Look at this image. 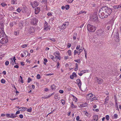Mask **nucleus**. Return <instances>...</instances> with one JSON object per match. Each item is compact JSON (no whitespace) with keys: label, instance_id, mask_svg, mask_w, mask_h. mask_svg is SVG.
<instances>
[{"label":"nucleus","instance_id":"20e7f679","mask_svg":"<svg viewBox=\"0 0 121 121\" xmlns=\"http://www.w3.org/2000/svg\"><path fill=\"white\" fill-rule=\"evenodd\" d=\"M30 4L33 8L38 6L39 5V3L37 1H35L33 2L30 3Z\"/></svg>","mask_w":121,"mask_h":121},{"label":"nucleus","instance_id":"0eeeda50","mask_svg":"<svg viewBox=\"0 0 121 121\" xmlns=\"http://www.w3.org/2000/svg\"><path fill=\"white\" fill-rule=\"evenodd\" d=\"M38 20L37 19L34 18L32 20L31 23L32 24L35 25L38 22Z\"/></svg>","mask_w":121,"mask_h":121},{"label":"nucleus","instance_id":"b1692460","mask_svg":"<svg viewBox=\"0 0 121 121\" xmlns=\"http://www.w3.org/2000/svg\"><path fill=\"white\" fill-rule=\"evenodd\" d=\"M23 23H24V26H26L28 24V22H27L26 20H24V21L22 22Z\"/></svg>","mask_w":121,"mask_h":121},{"label":"nucleus","instance_id":"9b49d317","mask_svg":"<svg viewBox=\"0 0 121 121\" xmlns=\"http://www.w3.org/2000/svg\"><path fill=\"white\" fill-rule=\"evenodd\" d=\"M76 81L77 83L78 84L79 87H81L82 84V82L79 79H78L76 80Z\"/></svg>","mask_w":121,"mask_h":121},{"label":"nucleus","instance_id":"e2e57ef3","mask_svg":"<svg viewBox=\"0 0 121 121\" xmlns=\"http://www.w3.org/2000/svg\"><path fill=\"white\" fill-rule=\"evenodd\" d=\"M71 107L72 108H75V106L73 104H72Z\"/></svg>","mask_w":121,"mask_h":121},{"label":"nucleus","instance_id":"1a4fd4ad","mask_svg":"<svg viewBox=\"0 0 121 121\" xmlns=\"http://www.w3.org/2000/svg\"><path fill=\"white\" fill-rule=\"evenodd\" d=\"M40 8L39 7H37L35 9V13L37 14L40 11Z\"/></svg>","mask_w":121,"mask_h":121},{"label":"nucleus","instance_id":"3c124183","mask_svg":"<svg viewBox=\"0 0 121 121\" xmlns=\"http://www.w3.org/2000/svg\"><path fill=\"white\" fill-rule=\"evenodd\" d=\"M27 44L24 45L22 46V47L23 48H24L27 47Z\"/></svg>","mask_w":121,"mask_h":121},{"label":"nucleus","instance_id":"6ab92c4d","mask_svg":"<svg viewBox=\"0 0 121 121\" xmlns=\"http://www.w3.org/2000/svg\"><path fill=\"white\" fill-rule=\"evenodd\" d=\"M60 29L61 30H64L65 29V27L64 26L63 24H62L60 26Z\"/></svg>","mask_w":121,"mask_h":121},{"label":"nucleus","instance_id":"6e6552de","mask_svg":"<svg viewBox=\"0 0 121 121\" xmlns=\"http://www.w3.org/2000/svg\"><path fill=\"white\" fill-rule=\"evenodd\" d=\"M93 96H94V95L91 93H90L87 95L86 98L87 99L89 100L92 98Z\"/></svg>","mask_w":121,"mask_h":121},{"label":"nucleus","instance_id":"2f4dec72","mask_svg":"<svg viewBox=\"0 0 121 121\" xmlns=\"http://www.w3.org/2000/svg\"><path fill=\"white\" fill-rule=\"evenodd\" d=\"M108 99L106 98L105 100V101H104V104H107L108 103Z\"/></svg>","mask_w":121,"mask_h":121},{"label":"nucleus","instance_id":"6e6d98bb","mask_svg":"<svg viewBox=\"0 0 121 121\" xmlns=\"http://www.w3.org/2000/svg\"><path fill=\"white\" fill-rule=\"evenodd\" d=\"M98 119L97 118H93V120L92 121H97Z\"/></svg>","mask_w":121,"mask_h":121},{"label":"nucleus","instance_id":"de8ad7c7","mask_svg":"<svg viewBox=\"0 0 121 121\" xmlns=\"http://www.w3.org/2000/svg\"><path fill=\"white\" fill-rule=\"evenodd\" d=\"M0 4L3 7H4L7 5L6 4L4 3H1Z\"/></svg>","mask_w":121,"mask_h":121},{"label":"nucleus","instance_id":"4c0bfd02","mask_svg":"<svg viewBox=\"0 0 121 121\" xmlns=\"http://www.w3.org/2000/svg\"><path fill=\"white\" fill-rule=\"evenodd\" d=\"M11 61L10 62V63L13 65L14 64V62L13 61V60H12V58H10Z\"/></svg>","mask_w":121,"mask_h":121},{"label":"nucleus","instance_id":"79ce46f5","mask_svg":"<svg viewBox=\"0 0 121 121\" xmlns=\"http://www.w3.org/2000/svg\"><path fill=\"white\" fill-rule=\"evenodd\" d=\"M17 11L19 12H20L21 11H22L21 9H20V8H18L17 9Z\"/></svg>","mask_w":121,"mask_h":121},{"label":"nucleus","instance_id":"a878e982","mask_svg":"<svg viewBox=\"0 0 121 121\" xmlns=\"http://www.w3.org/2000/svg\"><path fill=\"white\" fill-rule=\"evenodd\" d=\"M65 7L66 9V10H68L70 8L69 5H65Z\"/></svg>","mask_w":121,"mask_h":121},{"label":"nucleus","instance_id":"ddd939ff","mask_svg":"<svg viewBox=\"0 0 121 121\" xmlns=\"http://www.w3.org/2000/svg\"><path fill=\"white\" fill-rule=\"evenodd\" d=\"M44 30H47L48 29V23L45 21L44 22Z\"/></svg>","mask_w":121,"mask_h":121},{"label":"nucleus","instance_id":"69168bd1","mask_svg":"<svg viewBox=\"0 0 121 121\" xmlns=\"http://www.w3.org/2000/svg\"><path fill=\"white\" fill-rule=\"evenodd\" d=\"M93 110L94 111H95L96 112H98L99 111V109H93Z\"/></svg>","mask_w":121,"mask_h":121},{"label":"nucleus","instance_id":"72a5a7b5","mask_svg":"<svg viewBox=\"0 0 121 121\" xmlns=\"http://www.w3.org/2000/svg\"><path fill=\"white\" fill-rule=\"evenodd\" d=\"M114 117L115 119H117L118 117V115L117 114H115L114 115Z\"/></svg>","mask_w":121,"mask_h":121},{"label":"nucleus","instance_id":"aec40b11","mask_svg":"<svg viewBox=\"0 0 121 121\" xmlns=\"http://www.w3.org/2000/svg\"><path fill=\"white\" fill-rule=\"evenodd\" d=\"M54 56H59L60 55V53L59 52H55L54 53Z\"/></svg>","mask_w":121,"mask_h":121},{"label":"nucleus","instance_id":"49530a36","mask_svg":"<svg viewBox=\"0 0 121 121\" xmlns=\"http://www.w3.org/2000/svg\"><path fill=\"white\" fill-rule=\"evenodd\" d=\"M61 102L62 104H65V101L64 100L61 99Z\"/></svg>","mask_w":121,"mask_h":121},{"label":"nucleus","instance_id":"dca6fc26","mask_svg":"<svg viewBox=\"0 0 121 121\" xmlns=\"http://www.w3.org/2000/svg\"><path fill=\"white\" fill-rule=\"evenodd\" d=\"M17 0H11V4H17Z\"/></svg>","mask_w":121,"mask_h":121},{"label":"nucleus","instance_id":"603ef678","mask_svg":"<svg viewBox=\"0 0 121 121\" xmlns=\"http://www.w3.org/2000/svg\"><path fill=\"white\" fill-rule=\"evenodd\" d=\"M77 53V51L76 50H74V55H76Z\"/></svg>","mask_w":121,"mask_h":121},{"label":"nucleus","instance_id":"423d86ee","mask_svg":"<svg viewBox=\"0 0 121 121\" xmlns=\"http://www.w3.org/2000/svg\"><path fill=\"white\" fill-rule=\"evenodd\" d=\"M96 81L99 84H101L103 82V80L102 78L98 77L96 78Z\"/></svg>","mask_w":121,"mask_h":121},{"label":"nucleus","instance_id":"393cba45","mask_svg":"<svg viewBox=\"0 0 121 121\" xmlns=\"http://www.w3.org/2000/svg\"><path fill=\"white\" fill-rule=\"evenodd\" d=\"M14 34L15 35H18L19 34V31L18 30L15 31L14 32Z\"/></svg>","mask_w":121,"mask_h":121},{"label":"nucleus","instance_id":"f704fd0d","mask_svg":"<svg viewBox=\"0 0 121 121\" xmlns=\"http://www.w3.org/2000/svg\"><path fill=\"white\" fill-rule=\"evenodd\" d=\"M105 118L107 120H108L109 119V116L108 115H107L106 116Z\"/></svg>","mask_w":121,"mask_h":121},{"label":"nucleus","instance_id":"9d476101","mask_svg":"<svg viewBox=\"0 0 121 121\" xmlns=\"http://www.w3.org/2000/svg\"><path fill=\"white\" fill-rule=\"evenodd\" d=\"M87 104L86 103H82L80 104L79 106L80 107L83 108L87 106Z\"/></svg>","mask_w":121,"mask_h":121},{"label":"nucleus","instance_id":"cd10ccee","mask_svg":"<svg viewBox=\"0 0 121 121\" xmlns=\"http://www.w3.org/2000/svg\"><path fill=\"white\" fill-rule=\"evenodd\" d=\"M74 61L75 62H77L78 63H81V61H80V59H79L75 60H74Z\"/></svg>","mask_w":121,"mask_h":121},{"label":"nucleus","instance_id":"f3484780","mask_svg":"<svg viewBox=\"0 0 121 121\" xmlns=\"http://www.w3.org/2000/svg\"><path fill=\"white\" fill-rule=\"evenodd\" d=\"M10 118H15L17 117V116L15 115V114L13 113L10 114Z\"/></svg>","mask_w":121,"mask_h":121},{"label":"nucleus","instance_id":"052dcab7","mask_svg":"<svg viewBox=\"0 0 121 121\" xmlns=\"http://www.w3.org/2000/svg\"><path fill=\"white\" fill-rule=\"evenodd\" d=\"M59 92L61 94H62L63 93V91L62 90H60L59 91Z\"/></svg>","mask_w":121,"mask_h":121},{"label":"nucleus","instance_id":"f03ea898","mask_svg":"<svg viewBox=\"0 0 121 121\" xmlns=\"http://www.w3.org/2000/svg\"><path fill=\"white\" fill-rule=\"evenodd\" d=\"M97 27L95 26L90 24H88L87 25V29L88 31L90 32H93L96 30Z\"/></svg>","mask_w":121,"mask_h":121},{"label":"nucleus","instance_id":"7c9ffc66","mask_svg":"<svg viewBox=\"0 0 121 121\" xmlns=\"http://www.w3.org/2000/svg\"><path fill=\"white\" fill-rule=\"evenodd\" d=\"M68 55L69 56H71V50H69L68 51Z\"/></svg>","mask_w":121,"mask_h":121},{"label":"nucleus","instance_id":"c85d7f7f","mask_svg":"<svg viewBox=\"0 0 121 121\" xmlns=\"http://www.w3.org/2000/svg\"><path fill=\"white\" fill-rule=\"evenodd\" d=\"M82 50L81 49H80L79 50H78L77 51L78 54V55H79L80 53L82 52Z\"/></svg>","mask_w":121,"mask_h":121},{"label":"nucleus","instance_id":"bf43d9fd","mask_svg":"<svg viewBox=\"0 0 121 121\" xmlns=\"http://www.w3.org/2000/svg\"><path fill=\"white\" fill-rule=\"evenodd\" d=\"M49 39L50 40H51L53 42H55L56 41V40L54 38H52V39Z\"/></svg>","mask_w":121,"mask_h":121},{"label":"nucleus","instance_id":"4468645a","mask_svg":"<svg viewBox=\"0 0 121 121\" xmlns=\"http://www.w3.org/2000/svg\"><path fill=\"white\" fill-rule=\"evenodd\" d=\"M20 111H26L27 109V108L25 107H21L20 108Z\"/></svg>","mask_w":121,"mask_h":121},{"label":"nucleus","instance_id":"c9c22d12","mask_svg":"<svg viewBox=\"0 0 121 121\" xmlns=\"http://www.w3.org/2000/svg\"><path fill=\"white\" fill-rule=\"evenodd\" d=\"M32 110V108L31 107H30V108L27 109V112H31Z\"/></svg>","mask_w":121,"mask_h":121},{"label":"nucleus","instance_id":"5fc2aeb1","mask_svg":"<svg viewBox=\"0 0 121 121\" xmlns=\"http://www.w3.org/2000/svg\"><path fill=\"white\" fill-rule=\"evenodd\" d=\"M47 15L48 16H52V15L51 14V13L50 12H49L47 13Z\"/></svg>","mask_w":121,"mask_h":121},{"label":"nucleus","instance_id":"0e129e2a","mask_svg":"<svg viewBox=\"0 0 121 121\" xmlns=\"http://www.w3.org/2000/svg\"><path fill=\"white\" fill-rule=\"evenodd\" d=\"M74 77L73 76V75H72V74L71 75H70V78L72 79H73V78Z\"/></svg>","mask_w":121,"mask_h":121},{"label":"nucleus","instance_id":"7ed1b4c3","mask_svg":"<svg viewBox=\"0 0 121 121\" xmlns=\"http://www.w3.org/2000/svg\"><path fill=\"white\" fill-rule=\"evenodd\" d=\"M105 34L104 29L102 28L98 29L96 31V35L99 37H102Z\"/></svg>","mask_w":121,"mask_h":121},{"label":"nucleus","instance_id":"58836bf2","mask_svg":"<svg viewBox=\"0 0 121 121\" xmlns=\"http://www.w3.org/2000/svg\"><path fill=\"white\" fill-rule=\"evenodd\" d=\"M36 78L37 79H39L40 78V76L39 74H38L37 75Z\"/></svg>","mask_w":121,"mask_h":121},{"label":"nucleus","instance_id":"37998d69","mask_svg":"<svg viewBox=\"0 0 121 121\" xmlns=\"http://www.w3.org/2000/svg\"><path fill=\"white\" fill-rule=\"evenodd\" d=\"M92 98H93V99L94 100H96L97 99V97H95V95L94 96H93V97Z\"/></svg>","mask_w":121,"mask_h":121},{"label":"nucleus","instance_id":"2eb2a0df","mask_svg":"<svg viewBox=\"0 0 121 121\" xmlns=\"http://www.w3.org/2000/svg\"><path fill=\"white\" fill-rule=\"evenodd\" d=\"M50 57L54 61H56L57 60L55 59V57L50 54L49 55Z\"/></svg>","mask_w":121,"mask_h":121},{"label":"nucleus","instance_id":"5701e85b","mask_svg":"<svg viewBox=\"0 0 121 121\" xmlns=\"http://www.w3.org/2000/svg\"><path fill=\"white\" fill-rule=\"evenodd\" d=\"M61 57L60 56V55L59 56H56L55 57V59H58L59 60H60V59H61Z\"/></svg>","mask_w":121,"mask_h":121},{"label":"nucleus","instance_id":"412c9836","mask_svg":"<svg viewBox=\"0 0 121 121\" xmlns=\"http://www.w3.org/2000/svg\"><path fill=\"white\" fill-rule=\"evenodd\" d=\"M51 88L52 90H55V85L53 84L51 86Z\"/></svg>","mask_w":121,"mask_h":121},{"label":"nucleus","instance_id":"8fccbe9b","mask_svg":"<svg viewBox=\"0 0 121 121\" xmlns=\"http://www.w3.org/2000/svg\"><path fill=\"white\" fill-rule=\"evenodd\" d=\"M31 81V79L30 78H28L27 82L28 83H29V82H30Z\"/></svg>","mask_w":121,"mask_h":121},{"label":"nucleus","instance_id":"c03bdc74","mask_svg":"<svg viewBox=\"0 0 121 121\" xmlns=\"http://www.w3.org/2000/svg\"><path fill=\"white\" fill-rule=\"evenodd\" d=\"M9 62L8 61H6L5 63V65H8L9 64Z\"/></svg>","mask_w":121,"mask_h":121},{"label":"nucleus","instance_id":"ea45409f","mask_svg":"<svg viewBox=\"0 0 121 121\" xmlns=\"http://www.w3.org/2000/svg\"><path fill=\"white\" fill-rule=\"evenodd\" d=\"M20 78H21V81H20V82H21V83H23V81L22 80V77L20 76Z\"/></svg>","mask_w":121,"mask_h":121},{"label":"nucleus","instance_id":"f257e3e1","mask_svg":"<svg viewBox=\"0 0 121 121\" xmlns=\"http://www.w3.org/2000/svg\"><path fill=\"white\" fill-rule=\"evenodd\" d=\"M112 11V9L108 6H103L99 11V17L102 19L107 18L110 14Z\"/></svg>","mask_w":121,"mask_h":121},{"label":"nucleus","instance_id":"4d7b16f0","mask_svg":"<svg viewBox=\"0 0 121 121\" xmlns=\"http://www.w3.org/2000/svg\"><path fill=\"white\" fill-rule=\"evenodd\" d=\"M18 99V98L17 97V98H14L13 99H10L12 101H13L14 100H15L16 99Z\"/></svg>","mask_w":121,"mask_h":121},{"label":"nucleus","instance_id":"a18cd8bd","mask_svg":"<svg viewBox=\"0 0 121 121\" xmlns=\"http://www.w3.org/2000/svg\"><path fill=\"white\" fill-rule=\"evenodd\" d=\"M67 46L68 48H69L71 47V45L70 43H68L67 44Z\"/></svg>","mask_w":121,"mask_h":121},{"label":"nucleus","instance_id":"f8f14e48","mask_svg":"<svg viewBox=\"0 0 121 121\" xmlns=\"http://www.w3.org/2000/svg\"><path fill=\"white\" fill-rule=\"evenodd\" d=\"M27 9V7L26 6H24L21 9L22 12L23 13H25Z\"/></svg>","mask_w":121,"mask_h":121},{"label":"nucleus","instance_id":"a19ab883","mask_svg":"<svg viewBox=\"0 0 121 121\" xmlns=\"http://www.w3.org/2000/svg\"><path fill=\"white\" fill-rule=\"evenodd\" d=\"M72 74L74 77H77V75L75 72L73 73Z\"/></svg>","mask_w":121,"mask_h":121},{"label":"nucleus","instance_id":"473e14b6","mask_svg":"<svg viewBox=\"0 0 121 121\" xmlns=\"http://www.w3.org/2000/svg\"><path fill=\"white\" fill-rule=\"evenodd\" d=\"M6 81L4 79H1V82L2 83H4Z\"/></svg>","mask_w":121,"mask_h":121},{"label":"nucleus","instance_id":"13d9d810","mask_svg":"<svg viewBox=\"0 0 121 121\" xmlns=\"http://www.w3.org/2000/svg\"><path fill=\"white\" fill-rule=\"evenodd\" d=\"M81 72L83 74L84 73L86 72V70H83L81 71Z\"/></svg>","mask_w":121,"mask_h":121},{"label":"nucleus","instance_id":"e433bc0d","mask_svg":"<svg viewBox=\"0 0 121 121\" xmlns=\"http://www.w3.org/2000/svg\"><path fill=\"white\" fill-rule=\"evenodd\" d=\"M14 22H11L10 23V26L11 27H13V26H14Z\"/></svg>","mask_w":121,"mask_h":121},{"label":"nucleus","instance_id":"338daca9","mask_svg":"<svg viewBox=\"0 0 121 121\" xmlns=\"http://www.w3.org/2000/svg\"><path fill=\"white\" fill-rule=\"evenodd\" d=\"M80 45H79L77 46L76 48V49L77 50L78 49L80 48Z\"/></svg>","mask_w":121,"mask_h":121},{"label":"nucleus","instance_id":"09e8293b","mask_svg":"<svg viewBox=\"0 0 121 121\" xmlns=\"http://www.w3.org/2000/svg\"><path fill=\"white\" fill-rule=\"evenodd\" d=\"M113 7L115 9H118V5H115L113 6Z\"/></svg>","mask_w":121,"mask_h":121},{"label":"nucleus","instance_id":"39448f33","mask_svg":"<svg viewBox=\"0 0 121 121\" xmlns=\"http://www.w3.org/2000/svg\"><path fill=\"white\" fill-rule=\"evenodd\" d=\"M92 19L95 22H96L98 20V13H95L92 16Z\"/></svg>","mask_w":121,"mask_h":121},{"label":"nucleus","instance_id":"bb28decb","mask_svg":"<svg viewBox=\"0 0 121 121\" xmlns=\"http://www.w3.org/2000/svg\"><path fill=\"white\" fill-rule=\"evenodd\" d=\"M86 11H80L79 13L78 14H81L82 13H84L85 14H86Z\"/></svg>","mask_w":121,"mask_h":121},{"label":"nucleus","instance_id":"4be33fe9","mask_svg":"<svg viewBox=\"0 0 121 121\" xmlns=\"http://www.w3.org/2000/svg\"><path fill=\"white\" fill-rule=\"evenodd\" d=\"M24 23H23L22 22L19 23V26L21 27V28H22V27L24 26Z\"/></svg>","mask_w":121,"mask_h":121},{"label":"nucleus","instance_id":"774afa93","mask_svg":"<svg viewBox=\"0 0 121 121\" xmlns=\"http://www.w3.org/2000/svg\"><path fill=\"white\" fill-rule=\"evenodd\" d=\"M21 118H23V116L22 114H20L19 116Z\"/></svg>","mask_w":121,"mask_h":121},{"label":"nucleus","instance_id":"c756f323","mask_svg":"<svg viewBox=\"0 0 121 121\" xmlns=\"http://www.w3.org/2000/svg\"><path fill=\"white\" fill-rule=\"evenodd\" d=\"M77 35V33H74L73 37V39L75 40L76 39Z\"/></svg>","mask_w":121,"mask_h":121},{"label":"nucleus","instance_id":"864d4df0","mask_svg":"<svg viewBox=\"0 0 121 121\" xmlns=\"http://www.w3.org/2000/svg\"><path fill=\"white\" fill-rule=\"evenodd\" d=\"M6 116L7 117H9L10 118V114H6Z\"/></svg>","mask_w":121,"mask_h":121},{"label":"nucleus","instance_id":"a211bd4d","mask_svg":"<svg viewBox=\"0 0 121 121\" xmlns=\"http://www.w3.org/2000/svg\"><path fill=\"white\" fill-rule=\"evenodd\" d=\"M69 22H65L63 24L64 26L65 27V28L67 27L69 24Z\"/></svg>","mask_w":121,"mask_h":121},{"label":"nucleus","instance_id":"680f3d73","mask_svg":"<svg viewBox=\"0 0 121 121\" xmlns=\"http://www.w3.org/2000/svg\"><path fill=\"white\" fill-rule=\"evenodd\" d=\"M80 117L79 116H78L76 118V120L77 121H78Z\"/></svg>","mask_w":121,"mask_h":121}]
</instances>
